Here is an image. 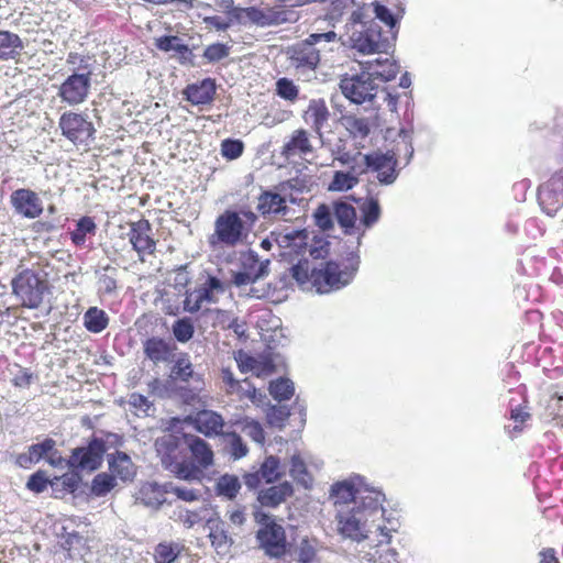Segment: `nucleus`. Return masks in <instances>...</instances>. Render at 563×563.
<instances>
[{"label":"nucleus","instance_id":"f257e3e1","mask_svg":"<svg viewBox=\"0 0 563 563\" xmlns=\"http://www.w3.org/2000/svg\"><path fill=\"white\" fill-rule=\"evenodd\" d=\"M183 439L191 459L179 460L176 455L167 453L162 457L164 467L175 477L184 481H201L203 472L214 463V453L211 445L198 435L184 433Z\"/></svg>","mask_w":563,"mask_h":563},{"label":"nucleus","instance_id":"f03ea898","mask_svg":"<svg viewBox=\"0 0 563 563\" xmlns=\"http://www.w3.org/2000/svg\"><path fill=\"white\" fill-rule=\"evenodd\" d=\"M357 267L344 266L328 261L320 267H311L308 260H300L291 268V276L300 284L310 283L320 294H327L346 286L353 278Z\"/></svg>","mask_w":563,"mask_h":563},{"label":"nucleus","instance_id":"7ed1b4c3","mask_svg":"<svg viewBox=\"0 0 563 563\" xmlns=\"http://www.w3.org/2000/svg\"><path fill=\"white\" fill-rule=\"evenodd\" d=\"M257 216L250 209H227L214 221L213 232L208 238L211 247H235L249 239Z\"/></svg>","mask_w":563,"mask_h":563},{"label":"nucleus","instance_id":"20e7f679","mask_svg":"<svg viewBox=\"0 0 563 563\" xmlns=\"http://www.w3.org/2000/svg\"><path fill=\"white\" fill-rule=\"evenodd\" d=\"M336 33L333 31L324 33H312L303 41H300L289 47L288 62L289 67L298 77L307 76L314 73L321 60V49L317 44L321 42H334Z\"/></svg>","mask_w":563,"mask_h":563},{"label":"nucleus","instance_id":"39448f33","mask_svg":"<svg viewBox=\"0 0 563 563\" xmlns=\"http://www.w3.org/2000/svg\"><path fill=\"white\" fill-rule=\"evenodd\" d=\"M11 286L13 295L20 299L22 307L37 309L49 289L48 275L37 264L18 273L11 282Z\"/></svg>","mask_w":563,"mask_h":563},{"label":"nucleus","instance_id":"423d86ee","mask_svg":"<svg viewBox=\"0 0 563 563\" xmlns=\"http://www.w3.org/2000/svg\"><path fill=\"white\" fill-rule=\"evenodd\" d=\"M104 437H92L87 445L75 448L68 460L69 467L86 472L97 471L103 462L104 453L123 443L122 437L115 433L107 432Z\"/></svg>","mask_w":563,"mask_h":563},{"label":"nucleus","instance_id":"0eeeda50","mask_svg":"<svg viewBox=\"0 0 563 563\" xmlns=\"http://www.w3.org/2000/svg\"><path fill=\"white\" fill-rule=\"evenodd\" d=\"M261 525L256 532V539L261 549L269 558L280 559L289 551L285 529L266 514L256 517Z\"/></svg>","mask_w":563,"mask_h":563},{"label":"nucleus","instance_id":"6e6552de","mask_svg":"<svg viewBox=\"0 0 563 563\" xmlns=\"http://www.w3.org/2000/svg\"><path fill=\"white\" fill-rule=\"evenodd\" d=\"M62 135L75 146H89L96 134V129L88 115L74 111L64 112L58 120Z\"/></svg>","mask_w":563,"mask_h":563},{"label":"nucleus","instance_id":"1a4fd4ad","mask_svg":"<svg viewBox=\"0 0 563 563\" xmlns=\"http://www.w3.org/2000/svg\"><path fill=\"white\" fill-rule=\"evenodd\" d=\"M396 166L397 157L394 152L382 153L376 151L363 155L361 163L352 165V169L357 175H363L368 170L376 172L379 183L388 185L397 178Z\"/></svg>","mask_w":563,"mask_h":563},{"label":"nucleus","instance_id":"9d476101","mask_svg":"<svg viewBox=\"0 0 563 563\" xmlns=\"http://www.w3.org/2000/svg\"><path fill=\"white\" fill-rule=\"evenodd\" d=\"M340 88L345 98L357 104L371 101L378 91V85L364 69L361 74L344 76L340 81Z\"/></svg>","mask_w":563,"mask_h":563},{"label":"nucleus","instance_id":"9b49d317","mask_svg":"<svg viewBox=\"0 0 563 563\" xmlns=\"http://www.w3.org/2000/svg\"><path fill=\"white\" fill-rule=\"evenodd\" d=\"M538 202L544 213L550 217L563 207V169L553 173L538 188Z\"/></svg>","mask_w":563,"mask_h":563},{"label":"nucleus","instance_id":"f8f14e48","mask_svg":"<svg viewBox=\"0 0 563 563\" xmlns=\"http://www.w3.org/2000/svg\"><path fill=\"white\" fill-rule=\"evenodd\" d=\"M84 73H74L60 85L58 96L70 106L82 103L90 90L92 71L89 66L81 67Z\"/></svg>","mask_w":563,"mask_h":563},{"label":"nucleus","instance_id":"ddd939ff","mask_svg":"<svg viewBox=\"0 0 563 563\" xmlns=\"http://www.w3.org/2000/svg\"><path fill=\"white\" fill-rule=\"evenodd\" d=\"M152 231V224L145 218L129 223V242L141 261H144L145 255H154L156 252L157 241Z\"/></svg>","mask_w":563,"mask_h":563},{"label":"nucleus","instance_id":"4468645a","mask_svg":"<svg viewBox=\"0 0 563 563\" xmlns=\"http://www.w3.org/2000/svg\"><path fill=\"white\" fill-rule=\"evenodd\" d=\"M339 532L352 540L361 541L366 538L364 526L367 520L360 508L340 509L336 515Z\"/></svg>","mask_w":563,"mask_h":563},{"label":"nucleus","instance_id":"2eb2a0df","mask_svg":"<svg viewBox=\"0 0 563 563\" xmlns=\"http://www.w3.org/2000/svg\"><path fill=\"white\" fill-rule=\"evenodd\" d=\"M10 203L16 214L26 219H36L44 210L38 195L29 188L14 190L10 196Z\"/></svg>","mask_w":563,"mask_h":563},{"label":"nucleus","instance_id":"dca6fc26","mask_svg":"<svg viewBox=\"0 0 563 563\" xmlns=\"http://www.w3.org/2000/svg\"><path fill=\"white\" fill-rule=\"evenodd\" d=\"M271 240L284 250V255L288 256L301 255L308 247V234L305 230L273 231Z\"/></svg>","mask_w":563,"mask_h":563},{"label":"nucleus","instance_id":"f3484780","mask_svg":"<svg viewBox=\"0 0 563 563\" xmlns=\"http://www.w3.org/2000/svg\"><path fill=\"white\" fill-rule=\"evenodd\" d=\"M57 454L58 451L56 449L55 440L46 438L41 443L30 445L27 452L19 454L15 459V463L22 468H30L42 459H47V461L54 465V457Z\"/></svg>","mask_w":563,"mask_h":563},{"label":"nucleus","instance_id":"a211bd4d","mask_svg":"<svg viewBox=\"0 0 563 563\" xmlns=\"http://www.w3.org/2000/svg\"><path fill=\"white\" fill-rule=\"evenodd\" d=\"M282 475L279 459L271 455L264 460L256 472L246 473L243 479L247 488L256 489L263 483L272 484L277 482Z\"/></svg>","mask_w":563,"mask_h":563},{"label":"nucleus","instance_id":"6ab92c4d","mask_svg":"<svg viewBox=\"0 0 563 563\" xmlns=\"http://www.w3.org/2000/svg\"><path fill=\"white\" fill-rule=\"evenodd\" d=\"M214 290L223 291V285L217 277L210 276L203 285L186 292L184 309L188 312H196L203 302L214 301Z\"/></svg>","mask_w":563,"mask_h":563},{"label":"nucleus","instance_id":"aec40b11","mask_svg":"<svg viewBox=\"0 0 563 563\" xmlns=\"http://www.w3.org/2000/svg\"><path fill=\"white\" fill-rule=\"evenodd\" d=\"M256 210L263 218H285L289 212L287 198L273 190H263Z\"/></svg>","mask_w":563,"mask_h":563},{"label":"nucleus","instance_id":"412c9836","mask_svg":"<svg viewBox=\"0 0 563 563\" xmlns=\"http://www.w3.org/2000/svg\"><path fill=\"white\" fill-rule=\"evenodd\" d=\"M217 92L216 80L212 78H205L202 80L189 84L183 90L185 100L192 106H207L211 104L214 100Z\"/></svg>","mask_w":563,"mask_h":563},{"label":"nucleus","instance_id":"4be33fe9","mask_svg":"<svg viewBox=\"0 0 563 563\" xmlns=\"http://www.w3.org/2000/svg\"><path fill=\"white\" fill-rule=\"evenodd\" d=\"M190 421L195 429L208 438L224 434L223 428L225 426L223 417L213 410L203 409L198 411Z\"/></svg>","mask_w":563,"mask_h":563},{"label":"nucleus","instance_id":"5701e85b","mask_svg":"<svg viewBox=\"0 0 563 563\" xmlns=\"http://www.w3.org/2000/svg\"><path fill=\"white\" fill-rule=\"evenodd\" d=\"M314 153V146L312 144L310 134L305 129H297L292 131L287 142L282 147V154L285 157H307Z\"/></svg>","mask_w":563,"mask_h":563},{"label":"nucleus","instance_id":"b1692460","mask_svg":"<svg viewBox=\"0 0 563 563\" xmlns=\"http://www.w3.org/2000/svg\"><path fill=\"white\" fill-rule=\"evenodd\" d=\"M207 528L209 529L208 538L216 552L228 553L233 545V539L227 530L225 522L220 518H210L207 520Z\"/></svg>","mask_w":563,"mask_h":563},{"label":"nucleus","instance_id":"393cba45","mask_svg":"<svg viewBox=\"0 0 563 563\" xmlns=\"http://www.w3.org/2000/svg\"><path fill=\"white\" fill-rule=\"evenodd\" d=\"M175 349V345L158 336H151L143 342V353L154 364L169 362Z\"/></svg>","mask_w":563,"mask_h":563},{"label":"nucleus","instance_id":"a878e982","mask_svg":"<svg viewBox=\"0 0 563 563\" xmlns=\"http://www.w3.org/2000/svg\"><path fill=\"white\" fill-rule=\"evenodd\" d=\"M362 69L367 71L371 78L380 81H390L395 79L399 71L397 63L389 58H376L361 63Z\"/></svg>","mask_w":563,"mask_h":563},{"label":"nucleus","instance_id":"bb28decb","mask_svg":"<svg viewBox=\"0 0 563 563\" xmlns=\"http://www.w3.org/2000/svg\"><path fill=\"white\" fill-rule=\"evenodd\" d=\"M244 272H239L234 275V284L236 286H244L256 282L262 276L266 275L268 269V261L260 262L258 258L250 254L243 260Z\"/></svg>","mask_w":563,"mask_h":563},{"label":"nucleus","instance_id":"cd10ccee","mask_svg":"<svg viewBox=\"0 0 563 563\" xmlns=\"http://www.w3.org/2000/svg\"><path fill=\"white\" fill-rule=\"evenodd\" d=\"M294 494V487L289 482H283L268 488L261 489L257 494V501L263 507L276 508L285 503Z\"/></svg>","mask_w":563,"mask_h":563},{"label":"nucleus","instance_id":"c85d7f7f","mask_svg":"<svg viewBox=\"0 0 563 563\" xmlns=\"http://www.w3.org/2000/svg\"><path fill=\"white\" fill-rule=\"evenodd\" d=\"M330 118L329 109L322 99H312L303 113V120L312 131L322 137V129Z\"/></svg>","mask_w":563,"mask_h":563},{"label":"nucleus","instance_id":"c756f323","mask_svg":"<svg viewBox=\"0 0 563 563\" xmlns=\"http://www.w3.org/2000/svg\"><path fill=\"white\" fill-rule=\"evenodd\" d=\"M108 464L111 474L122 482L133 481L136 474L135 465L131 457L122 451H117L115 453L110 454L108 457Z\"/></svg>","mask_w":563,"mask_h":563},{"label":"nucleus","instance_id":"7c9ffc66","mask_svg":"<svg viewBox=\"0 0 563 563\" xmlns=\"http://www.w3.org/2000/svg\"><path fill=\"white\" fill-rule=\"evenodd\" d=\"M23 48V41L16 33L4 30L0 31V59L22 62Z\"/></svg>","mask_w":563,"mask_h":563},{"label":"nucleus","instance_id":"2f4dec72","mask_svg":"<svg viewBox=\"0 0 563 563\" xmlns=\"http://www.w3.org/2000/svg\"><path fill=\"white\" fill-rule=\"evenodd\" d=\"M245 16L260 26L279 24L286 21V12L273 8L262 10L255 7L244 9Z\"/></svg>","mask_w":563,"mask_h":563},{"label":"nucleus","instance_id":"473e14b6","mask_svg":"<svg viewBox=\"0 0 563 563\" xmlns=\"http://www.w3.org/2000/svg\"><path fill=\"white\" fill-rule=\"evenodd\" d=\"M81 482L79 474L71 472L52 478L51 488L54 498H63L67 494H74Z\"/></svg>","mask_w":563,"mask_h":563},{"label":"nucleus","instance_id":"72a5a7b5","mask_svg":"<svg viewBox=\"0 0 563 563\" xmlns=\"http://www.w3.org/2000/svg\"><path fill=\"white\" fill-rule=\"evenodd\" d=\"M181 542L163 541L154 548L153 559L155 563H176L177 559L185 551Z\"/></svg>","mask_w":563,"mask_h":563},{"label":"nucleus","instance_id":"f704fd0d","mask_svg":"<svg viewBox=\"0 0 563 563\" xmlns=\"http://www.w3.org/2000/svg\"><path fill=\"white\" fill-rule=\"evenodd\" d=\"M172 376L174 379L185 383L194 380L198 390H201L203 387L202 377L194 372L192 364L188 357H180L175 362L172 368Z\"/></svg>","mask_w":563,"mask_h":563},{"label":"nucleus","instance_id":"c9c22d12","mask_svg":"<svg viewBox=\"0 0 563 563\" xmlns=\"http://www.w3.org/2000/svg\"><path fill=\"white\" fill-rule=\"evenodd\" d=\"M366 31L373 38L377 53H387L395 45L397 34L394 31L383 30L375 22H372Z\"/></svg>","mask_w":563,"mask_h":563},{"label":"nucleus","instance_id":"e433bc0d","mask_svg":"<svg viewBox=\"0 0 563 563\" xmlns=\"http://www.w3.org/2000/svg\"><path fill=\"white\" fill-rule=\"evenodd\" d=\"M319 541L314 537L305 536L295 544V554L299 563H313L318 554Z\"/></svg>","mask_w":563,"mask_h":563},{"label":"nucleus","instance_id":"4c0bfd02","mask_svg":"<svg viewBox=\"0 0 563 563\" xmlns=\"http://www.w3.org/2000/svg\"><path fill=\"white\" fill-rule=\"evenodd\" d=\"M374 13L375 18L384 23L387 31H394L395 34H398L399 21L405 13L404 8L399 7L396 13H391L386 5L375 2Z\"/></svg>","mask_w":563,"mask_h":563},{"label":"nucleus","instance_id":"58836bf2","mask_svg":"<svg viewBox=\"0 0 563 563\" xmlns=\"http://www.w3.org/2000/svg\"><path fill=\"white\" fill-rule=\"evenodd\" d=\"M334 214L345 233H353L357 219L355 208L347 202H338L334 206Z\"/></svg>","mask_w":563,"mask_h":563},{"label":"nucleus","instance_id":"ea45409f","mask_svg":"<svg viewBox=\"0 0 563 563\" xmlns=\"http://www.w3.org/2000/svg\"><path fill=\"white\" fill-rule=\"evenodd\" d=\"M84 324L89 332L100 333L109 324L108 314L98 307H90L84 314Z\"/></svg>","mask_w":563,"mask_h":563},{"label":"nucleus","instance_id":"a19ab883","mask_svg":"<svg viewBox=\"0 0 563 563\" xmlns=\"http://www.w3.org/2000/svg\"><path fill=\"white\" fill-rule=\"evenodd\" d=\"M358 490L355 488L354 484L350 482H338L331 487V498L334 504H349L351 501L356 504Z\"/></svg>","mask_w":563,"mask_h":563},{"label":"nucleus","instance_id":"79ce46f5","mask_svg":"<svg viewBox=\"0 0 563 563\" xmlns=\"http://www.w3.org/2000/svg\"><path fill=\"white\" fill-rule=\"evenodd\" d=\"M290 476L300 485L308 488L312 484V476L307 470L303 459L299 454H294L290 460Z\"/></svg>","mask_w":563,"mask_h":563},{"label":"nucleus","instance_id":"37998d69","mask_svg":"<svg viewBox=\"0 0 563 563\" xmlns=\"http://www.w3.org/2000/svg\"><path fill=\"white\" fill-rule=\"evenodd\" d=\"M97 225L92 218L82 217L77 221L76 229L70 233V240L76 246L86 242L87 235H95Z\"/></svg>","mask_w":563,"mask_h":563},{"label":"nucleus","instance_id":"c03bdc74","mask_svg":"<svg viewBox=\"0 0 563 563\" xmlns=\"http://www.w3.org/2000/svg\"><path fill=\"white\" fill-rule=\"evenodd\" d=\"M343 124L353 137L365 139L371 132V123L367 118L345 115Z\"/></svg>","mask_w":563,"mask_h":563},{"label":"nucleus","instance_id":"a18cd8bd","mask_svg":"<svg viewBox=\"0 0 563 563\" xmlns=\"http://www.w3.org/2000/svg\"><path fill=\"white\" fill-rule=\"evenodd\" d=\"M241 489V484L235 475L224 474L219 477L216 484V490L219 496L228 499H234Z\"/></svg>","mask_w":563,"mask_h":563},{"label":"nucleus","instance_id":"49530a36","mask_svg":"<svg viewBox=\"0 0 563 563\" xmlns=\"http://www.w3.org/2000/svg\"><path fill=\"white\" fill-rule=\"evenodd\" d=\"M358 175L351 168L350 172H335L331 183L328 186L330 191H346L352 189L358 183Z\"/></svg>","mask_w":563,"mask_h":563},{"label":"nucleus","instance_id":"de8ad7c7","mask_svg":"<svg viewBox=\"0 0 563 563\" xmlns=\"http://www.w3.org/2000/svg\"><path fill=\"white\" fill-rule=\"evenodd\" d=\"M268 391L278 401L289 400L295 393L294 384L288 378H278L271 382Z\"/></svg>","mask_w":563,"mask_h":563},{"label":"nucleus","instance_id":"09e8293b","mask_svg":"<svg viewBox=\"0 0 563 563\" xmlns=\"http://www.w3.org/2000/svg\"><path fill=\"white\" fill-rule=\"evenodd\" d=\"M117 486V478L111 473H99L91 482V493L95 496L102 497L110 493Z\"/></svg>","mask_w":563,"mask_h":563},{"label":"nucleus","instance_id":"8fccbe9b","mask_svg":"<svg viewBox=\"0 0 563 563\" xmlns=\"http://www.w3.org/2000/svg\"><path fill=\"white\" fill-rule=\"evenodd\" d=\"M360 209L362 213L361 224L364 228H371L378 221L380 217V207L376 199L371 198L365 200L361 205Z\"/></svg>","mask_w":563,"mask_h":563},{"label":"nucleus","instance_id":"3c124183","mask_svg":"<svg viewBox=\"0 0 563 563\" xmlns=\"http://www.w3.org/2000/svg\"><path fill=\"white\" fill-rule=\"evenodd\" d=\"M361 503L355 505V508L364 511V517L367 519V515L382 509V495L375 490H365L363 495L357 497Z\"/></svg>","mask_w":563,"mask_h":563},{"label":"nucleus","instance_id":"603ef678","mask_svg":"<svg viewBox=\"0 0 563 563\" xmlns=\"http://www.w3.org/2000/svg\"><path fill=\"white\" fill-rule=\"evenodd\" d=\"M275 91L279 98L290 103H295L299 98V88L287 77H282L276 80Z\"/></svg>","mask_w":563,"mask_h":563},{"label":"nucleus","instance_id":"864d4df0","mask_svg":"<svg viewBox=\"0 0 563 563\" xmlns=\"http://www.w3.org/2000/svg\"><path fill=\"white\" fill-rule=\"evenodd\" d=\"M545 412L556 426L563 428V390L553 394L545 406Z\"/></svg>","mask_w":563,"mask_h":563},{"label":"nucleus","instance_id":"5fc2aeb1","mask_svg":"<svg viewBox=\"0 0 563 563\" xmlns=\"http://www.w3.org/2000/svg\"><path fill=\"white\" fill-rule=\"evenodd\" d=\"M239 398V400H250L254 405H262L264 400V395L260 393L256 387L247 379H243L240 383V387L238 390H234V394Z\"/></svg>","mask_w":563,"mask_h":563},{"label":"nucleus","instance_id":"6e6d98bb","mask_svg":"<svg viewBox=\"0 0 563 563\" xmlns=\"http://www.w3.org/2000/svg\"><path fill=\"white\" fill-rule=\"evenodd\" d=\"M172 331L178 342L186 343L192 339L195 327L191 319L185 317L173 323Z\"/></svg>","mask_w":563,"mask_h":563},{"label":"nucleus","instance_id":"4d7b16f0","mask_svg":"<svg viewBox=\"0 0 563 563\" xmlns=\"http://www.w3.org/2000/svg\"><path fill=\"white\" fill-rule=\"evenodd\" d=\"M155 46L163 52L175 51L181 55L189 52L188 45L181 43L180 38L176 35H164L155 40Z\"/></svg>","mask_w":563,"mask_h":563},{"label":"nucleus","instance_id":"13d9d810","mask_svg":"<svg viewBox=\"0 0 563 563\" xmlns=\"http://www.w3.org/2000/svg\"><path fill=\"white\" fill-rule=\"evenodd\" d=\"M227 441L229 453L235 459L245 456L249 452L246 444L236 432H227L223 434Z\"/></svg>","mask_w":563,"mask_h":563},{"label":"nucleus","instance_id":"bf43d9fd","mask_svg":"<svg viewBox=\"0 0 563 563\" xmlns=\"http://www.w3.org/2000/svg\"><path fill=\"white\" fill-rule=\"evenodd\" d=\"M230 55V46L224 43H212L208 45L202 54V57L208 63H218Z\"/></svg>","mask_w":563,"mask_h":563},{"label":"nucleus","instance_id":"052dcab7","mask_svg":"<svg viewBox=\"0 0 563 563\" xmlns=\"http://www.w3.org/2000/svg\"><path fill=\"white\" fill-rule=\"evenodd\" d=\"M244 151V144L240 140L225 139L221 142V155L228 161L239 158Z\"/></svg>","mask_w":563,"mask_h":563},{"label":"nucleus","instance_id":"680f3d73","mask_svg":"<svg viewBox=\"0 0 563 563\" xmlns=\"http://www.w3.org/2000/svg\"><path fill=\"white\" fill-rule=\"evenodd\" d=\"M353 47L362 54L377 53L373 38L368 35L366 29L363 32L354 34L352 37Z\"/></svg>","mask_w":563,"mask_h":563},{"label":"nucleus","instance_id":"e2e57ef3","mask_svg":"<svg viewBox=\"0 0 563 563\" xmlns=\"http://www.w3.org/2000/svg\"><path fill=\"white\" fill-rule=\"evenodd\" d=\"M51 482L52 479L46 476V472L38 470L29 477L26 488L33 493L40 494L43 493L47 486H51Z\"/></svg>","mask_w":563,"mask_h":563},{"label":"nucleus","instance_id":"0e129e2a","mask_svg":"<svg viewBox=\"0 0 563 563\" xmlns=\"http://www.w3.org/2000/svg\"><path fill=\"white\" fill-rule=\"evenodd\" d=\"M169 493L176 495L179 499L185 501H195L200 497V492L198 489L179 487V486H170Z\"/></svg>","mask_w":563,"mask_h":563},{"label":"nucleus","instance_id":"69168bd1","mask_svg":"<svg viewBox=\"0 0 563 563\" xmlns=\"http://www.w3.org/2000/svg\"><path fill=\"white\" fill-rule=\"evenodd\" d=\"M249 437H251L255 442L263 443L265 440V433L260 422L257 421H247L243 428Z\"/></svg>","mask_w":563,"mask_h":563},{"label":"nucleus","instance_id":"338daca9","mask_svg":"<svg viewBox=\"0 0 563 563\" xmlns=\"http://www.w3.org/2000/svg\"><path fill=\"white\" fill-rule=\"evenodd\" d=\"M316 223L323 230H328L332 227V219L330 211L327 206L321 205L314 212Z\"/></svg>","mask_w":563,"mask_h":563},{"label":"nucleus","instance_id":"774afa93","mask_svg":"<svg viewBox=\"0 0 563 563\" xmlns=\"http://www.w3.org/2000/svg\"><path fill=\"white\" fill-rule=\"evenodd\" d=\"M202 520L200 514L196 510L184 509L178 514V521H180L186 528H192L195 525Z\"/></svg>","mask_w":563,"mask_h":563}]
</instances>
